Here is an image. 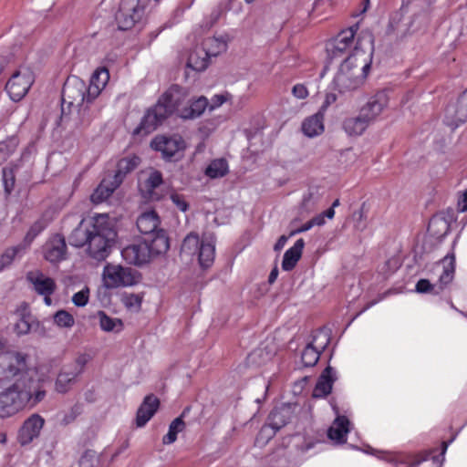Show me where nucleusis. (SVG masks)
Returning a JSON list of instances; mask_svg holds the SVG:
<instances>
[{"label": "nucleus", "instance_id": "nucleus-25", "mask_svg": "<svg viewBox=\"0 0 467 467\" xmlns=\"http://www.w3.org/2000/svg\"><path fill=\"white\" fill-rule=\"evenodd\" d=\"M336 371L333 368L327 367L319 376L317 382L313 389L314 398H324L327 396L333 387V383L336 380Z\"/></svg>", "mask_w": 467, "mask_h": 467}, {"label": "nucleus", "instance_id": "nucleus-38", "mask_svg": "<svg viewBox=\"0 0 467 467\" xmlns=\"http://www.w3.org/2000/svg\"><path fill=\"white\" fill-rule=\"evenodd\" d=\"M291 411L290 408L282 406L280 408L274 409L268 416L267 421L279 431L284 427L290 420Z\"/></svg>", "mask_w": 467, "mask_h": 467}, {"label": "nucleus", "instance_id": "nucleus-11", "mask_svg": "<svg viewBox=\"0 0 467 467\" xmlns=\"http://www.w3.org/2000/svg\"><path fill=\"white\" fill-rule=\"evenodd\" d=\"M102 282L106 288L131 286L138 282L137 272L120 265L107 264L102 272Z\"/></svg>", "mask_w": 467, "mask_h": 467}, {"label": "nucleus", "instance_id": "nucleus-64", "mask_svg": "<svg viewBox=\"0 0 467 467\" xmlns=\"http://www.w3.org/2000/svg\"><path fill=\"white\" fill-rule=\"evenodd\" d=\"M85 400L88 402H94L97 400L96 392L93 389H88L85 392Z\"/></svg>", "mask_w": 467, "mask_h": 467}, {"label": "nucleus", "instance_id": "nucleus-58", "mask_svg": "<svg viewBox=\"0 0 467 467\" xmlns=\"http://www.w3.org/2000/svg\"><path fill=\"white\" fill-rule=\"evenodd\" d=\"M337 95L334 94V93H327L325 97V99L322 103V105L320 106V109H318V111L322 112L323 114H325V112L327 111V109H328L329 106H331L332 104H334L336 101H337Z\"/></svg>", "mask_w": 467, "mask_h": 467}, {"label": "nucleus", "instance_id": "nucleus-59", "mask_svg": "<svg viewBox=\"0 0 467 467\" xmlns=\"http://www.w3.org/2000/svg\"><path fill=\"white\" fill-rule=\"evenodd\" d=\"M293 95L297 99H306L308 96L307 88L303 84H296L292 89Z\"/></svg>", "mask_w": 467, "mask_h": 467}, {"label": "nucleus", "instance_id": "nucleus-23", "mask_svg": "<svg viewBox=\"0 0 467 467\" xmlns=\"http://www.w3.org/2000/svg\"><path fill=\"white\" fill-rule=\"evenodd\" d=\"M160 405L159 400L153 395L145 397L137 411L136 425L143 427L155 414Z\"/></svg>", "mask_w": 467, "mask_h": 467}, {"label": "nucleus", "instance_id": "nucleus-50", "mask_svg": "<svg viewBox=\"0 0 467 467\" xmlns=\"http://www.w3.org/2000/svg\"><path fill=\"white\" fill-rule=\"evenodd\" d=\"M79 467H98L99 459L92 451H85L79 459Z\"/></svg>", "mask_w": 467, "mask_h": 467}, {"label": "nucleus", "instance_id": "nucleus-32", "mask_svg": "<svg viewBox=\"0 0 467 467\" xmlns=\"http://www.w3.org/2000/svg\"><path fill=\"white\" fill-rule=\"evenodd\" d=\"M140 162L138 156L132 155L125 157L118 161L117 170L111 177L117 181V183H121L125 176L136 169Z\"/></svg>", "mask_w": 467, "mask_h": 467}, {"label": "nucleus", "instance_id": "nucleus-53", "mask_svg": "<svg viewBox=\"0 0 467 467\" xmlns=\"http://www.w3.org/2000/svg\"><path fill=\"white\" fill-rule=\"evenodd\" d=\"M88 360L89 357L86 354H82L76 358L74 363L67 365V367L75 371L78 375H80L83 372L84 368Z\"/></svg>", "mask_w": 467, "mask_h": 467}, {"label": "nucleus", "instance_id": "nucleus-4", "mask_svg": "<svg viewBox=\"0 0 467 467\" xmlns=\"http://www.w3.org/2000/svg\"><path fill=\"white\" fill-rule=\"evenodd\" d=\"M367 47L362 39L358 42L354 52L340 64L333 79V87L340 94H347L360 88L367 78L372 62V39L367 36Z\"/></svg>", "mask_w": 467, "mask_h": 467}, {"label": "nucleus", "instance_id": "nucleus-1", "mask_svg": "<svg viewBox=\"0 0 467 467\" xmlns=\"http://www.w3.org/2000/svg\"><path fill=\"white\" fill-rule=\"evenodd\" d=\"M109 80L106 67L97 68L91 75L89 85L76 76L67 78L62 89V115L76 112L74 123L77 127H86L98 116L99 107L95 99Z\"/></svg>", "mask_w": 467, "mask_h": 467}, {"label": "nucleus", "instance_id": "nucleus-8", "mask_svg": "<svg viewBox=\"0 0 467 467\" xmlns=\"http://www.w3.org/2000/svg\"><path fill=\"white\" fill-rule=\"evenodd\" d=\"M358 26H354L340 31L335 37L330 39L326 45L327 57L332 60L341 57L345 55L350 56L358 46V42L362 39V46L367 47V36L373 40L371 34L366 33L355 39Z\"/></svg>", "mask_w": 467, "mask_h": 467}, {"label": "nucleus", "instance_id": "nucleus-34", "mask_svg": "<svg viewBox=\"0 0 467 467\" xmlns=\"http://www.w3.org/2000/svg\"><path fill=\"white\" fill-rule=\"evenodd\" d=\"M450 231V222L442 214L433 215L428 225L429 234L436 239L444 237Z\"/></svg>", "mask_w": 467, "mask_h": 467}, {"label": "nucleus", "instance_id": "nucleus-13", "mask_svg": "<svg viewBox=\"0 0 467 467\" xmlns=\"http://www.w3.org/2000/svg\"><path fill=\"white\" fill-rule=\"evenodd\" d=\"M150 146L153 150L160 151L166 161L181 160L186 148L184 140L178 135L157 136L152 140Z\"/></svg>", "mask_w": 467, "mask_h": 467}, {"label": "nucleus", "instance_id": "nucleus-63", "mask_svg": "<svg viewBox=\"0 0 467 467\" xmlns=\"http://www.w3.org/2000/svg\"><path fill=\"white\" fill-rule=\"evenodd\" d=\"M287 240H288V238L285 235L280 236L275 244V250L280 251L281 249H283V247L285 245Z\"/></svg>", "mask_w": 467, "mask_h": 467}, {"label": "nucleus", "instance_id": "nucleus-56", "mask_svg": "<svg viewBox=\"0 0 467 467\" xmlns=\"http://www.w3.org/2000/svg\"><path fill=\"white\" fill-rule=\"evenodd\" d=\"M335 216V211L333 209H327L322 213L317 214L314 218L311 219V222L314 226H321L325 224L326 218L327 219H333Z\"/></svg>", "mask_w": 467, "mask_h": 467}, {"label": "nucleus", "instance_id": "nucleus-17", "mask_svg": "<svg viewBox=\"0 0 467 467\" xmlns=\"http://www.w3.org/2000/svg\"><path fill=\"white\" fill-rule=\"evenodd\" d=\"M389 104V96L381 90L371 96L360 108L359 114L369 123L374 122Z\"/></svg>", "mask_w": 467, "mask_h": 467}, {"label": "nucleus", "instance_id": "nucleus-29", "mask_svg": "<svg viewBox=\"0 0 467 467\" xmlns=\"http://www.w3.org/2000/svg\"><path fill=\"white\" fill-rule=\"evenodd\" d=\"M119 185L120 184L117 183L116 180L109 175L102 180L100 184L91 194V201L94 203H100L106 201Z\"/></svg>", "mask_w": 467, "mask_h": 467}, {"label": "nucleus", "instance_id": "nucleus-37", "mask_svg": "<svg viewBox=\"0 0 467 467\" xmlns=\"http://www.w3.org/2000/svg\"><path fill=\"white\" fill-rule=\"evenodd\" d=\"M162 183V175L161 171L150 170L148 177L140 182V190L146 197L153 198V191Z\"/></svg>", "mask_w": 467, "mask_h": 467}, {"label": "nucleus", "instance_id": "nucleus-35", "mask_svg": "<svg viewBox=\"0 0 467 467\" xmlns=\"http://www.w3.org/2000/svg\"><path fill=\"white\" fill-rule=\"evenodd\" d=\"M210 57L206 49L197 47L190 53L187 66L195 71H202L208 67Z\"/></svg>", "mask_w": 467, "mask_h": 467}, {"label": "nucleus", "instance_id": "nucleus-42", "mask_svg": "<svg viewBox=\"0 0 467 467\" xmlns=\"http://www.w3.org/2000/svg\"><path fill=\"white\" fill-rule=\"evenodd\" d=\"M201 245V242L199 236L196 234H188L182 244V254L194 256L197 254L199 248Z\"/></svg>", "mask_w": 467, "mask_h": 467}, {"label": "nucleus", "instance_id": "nucleus-52", "mask_svg": "<svg viewBox=\"0 0 467 467\" xmlns=\"http://www.w3.org/2000/svg\"><path fill=\"white\" fill-rule=\"evenodd\" d=\"M89 289L84 287L80 291L75 293L72 296V302L76 306L83 307L88 303Z\"/></svg>", "mask_w": 467, "mask_h": 467}, {"label": "nucleus", "instance_id": "nucleus-20", "mask_svg": "<svg viewBox=\"0 0 467 467\" xmlns=\"http://www.w3.org/2000/svg\"><path fill=\"white\" fill-rule=\"evenodd\" d=\"M332 409L337 416L327 430V437L335 444H344L347 441V434L350 431L351 423L346 416L339 415L335 405H332Z\"/></svg>", "mask_w": 467, "mask_h": 467}, {"label": "nucleus", "instance_id": "nucleus-47", "mask_svg": "<svg viewBox=\"0 0 467 467\" xmlns=\"http://www.w3.org/2000/svg\"><path fill=\"white\" fill-rule=\"evenodd\" d=\"M23 249L21 245L6 249L0 256V272L10 265L18 253Z\"/></svg>", "mask_w": 467, "mask_h": 467}, {"label": "nucleus", "instance_id": "nucleus-16", "mask_svg": "<svg viewBox=\"0 0 467 467\" xmlns=\"http://www.w3.org/2000/svg\"><path fill=\"white\" fill-rule=\"evenodd\" d=\"M26 280L32 285L34 291L43 296L44 303L48 306H51V296L57 288L55 280L40 270L29 271L26 274Z\"/></svg>", "mask_w": 467, "mask_h": 467}, {"label": "nucleus", "instance_id": "nucleus-57", "mask_svg": "<svg viewBox=\"0 0 467 467\" xmlns=\"http://www.w3.org/2000/svg\"><path fill=\"white\" fill-rule=\"evenodd\" d=\"M30 328V323L25 317L19 319L15 325V331L19 336L27 334Z\"/></svg>", "mask_w": 467, "mask_h": 467}, {"label": "nucleus", "instance_id": "nucleus-45", "mask_svg": "<svg viewBox=\"0 0 467 467\" xmlns=\"http://www.w3.org/2000/svg\"><path fill=\"white\" fill-rule=\"evenodd\" d=\"M54 323L60 328H71L75 325L73 316L66 310H58L53 316Z\"/></svg>", "mask_w": 467, "mask_h": 467}, {"label": "nucleus", "instance_id": "nucleus-43", "mask_svg": "<svg viewBox=\"0 0 467 467\" xmlns=\"http://www.w3.org/2000/svg\"><path fill=\"white\" fill-rule=\"evenodd\" d=\"M184 429V422L181 418H176L169 426L168 433L163 437L164 444H171L177 439V434Z\"/></svg>", "mask_w": 467, "mask_h": 467}, {"label": "nucleus", "instance_id": "nucleus-31", "mask_svg": "<svg viewBox=\"0 0 467 467\" xmlns=\"http://www.w3.org/2000/svg\"><path fill=\"white\" fill-rule=\"evenodd\" d=\"M324 116L320 111L306 119L302 124L304 134L309 138L320 135L324 131Z\"/></svg>", "mask_w": 467, "mask_h": 467}, {"label": "nucleus", "instance_id": "nucleus-27", "mask_svg": "<svg viewBox=\"0 0 467 467\" xmlns=\"http://www.w3.org/2000/svg\"><path fill=\"white\" fill-rule=\"evenodd\" d=\"M161 220L159 215L154 211H148L141 213L137 219L138 230L145 235H151L156 234L160 228Z\"/></svg>", "mask_w": 467, "mask_h": 467}, {"label": "nucleus", "instance_id": "nucleus-5", "mask_svg": "<svg viewBox=\"0 0 467 467\" xmlns=\"http://www.w3.org/2000/svg\"><path fill=\"white\" fill-rule=\"evenodd\" d=\"M184 90L178 85L171 86L144 114L140 125L133 133L146 136L154 131L157 127L181 104Z\"/></svg>", "mask_w": 467, "mask_h": 467}, {"label": "nucleus", "instance_id": "nucleus-48", "mask_svg": "<svg viewBox=\"0 0 467 467\" xmlns=\"http://www.w3.org/2000/svg\"><path fill=\"white\" fill-rule=\"evenodd\" d=\"M233 96L228 91H224L221 94H215L212 97L211 100L208 101V109L210 111L215 110L226 102L232 103Z\"/></svg>", "mask_w": 467, "mask_h": 467}, {"label": "nucleus", "instance_id": "nucleus-12", "mask_svg": "<svg viewBox=\"0 0 467 467\" xmlns=\"http://www.w3.org/2000/svg\"><path fill=\"white\" fill-rule=\"evenodd\" d=\"M34 81L35 76L31 68L20 67L8 79L5 90L13 101H19L27 94Z\"/></svg>", "mask_w": 467, "mask_h": 467}, {"label": "nucleus", "instance_id": "nucleus-44", "mask_svg": "<svg viewBox=\"0 0 467 467\" xmlns=\"http://www.w3.org/2000/svg\"><path fill=\"white\" fill-rule=\"evenodd\" d=\"M276 431L277 430L267 421L259 431L255 439V445L265 446L275 435Z\"/></svg>", "mask_w": 467, "mask_h": 467}, {"label": "nucleus", "instance_id": "nucleus-46", "mask_svg": "<svg viewBox=\"0 0 467 467\" xmlns=\"http://www.w3.org/2000/svg\"><path fill=\"white\" fill-rule=\"evenodd\" d=\"M17 144L16 138H10L7 140L0 141V163L6 161L16 151Z\"/></svg>", "mask_w": 467, "mask_h": 467}, {"label": "nucleus", "instance_id": "nucleus-62", "mask_svg": "<svg viewBox=\"0 0 467 467\" xmlns=\"http://www.w3.org/2000/svg\"><path fill=\"white\" fill-rule=\"evenodd\" d=\"M312 227H314L311 220L308 221L307 223H304L303 225H301L300 227H298L297 229H295L291 232V235H295V234H301V233H304V232H306L308 230H310Z\"/></svg>", "mask_w": 467, "mask_h": 467}, {"label": "nucleus", "instance_id": "nucleus-36", "mask_svg": "<svg viewBox=\"0 0 467 467\" xmlns=\"http://www.w3.org/2000/svg\"><path fill=\"white\" fill-rule=\"evenodd\" d=\"M208 109V99L204 96L191 101L189 107L182 110L181 117L183 119H195L200 117Z\"/></svg>", "mask_w": 467, "mask_h": 467}, {"label": "nucleus", "instance_id": "nucleus-9", "mask_svg": "<svg viewBox=\"0 0 467 467\" xmlns=\"http://www.w3.org/2000/svg\"><path fill=\"white\" fill-rule=\"evenodd\" d=\"M436 271L440 273L436 284H431L428 279H420L415 286L420 294H440L453 279L455 272L454 254H447L437 265Z\"/></svg>", "mask_w": 467, "mask_h": 467}, {"label": "nucleus", "instance_id": "nucleus-39", "mask_svg": "<svg viewBox=\"0 0 467 467\" xmlns=\"http://www.w3.org/2000/svg\"><path fill=\"white\" fill-rule=\"evenodd\" d=\"M97 316L101 330L112 333H119L123 330V322L119 318L111 317L104 311H99Z\"/></svg>", "mask_w": 467, "mask_h": 467}, {"label": "nucleus", "instance_id": "nucleus-10", "mask_svg": "<svg viewBox=\"0 0 467 467\" xmlns=\"http://www.w3.org/2000/svg\"><path fill=\"white\" fill-rule=\"evenodd\" d=\"M150 0H121L115 19L119 30L131 29L140 24Z\"/></svg>", "mask_w": 467, "mask_h": 467}, {"label": "nucleus", "instance_id": "nucleus-49", "mask_svg": "<svg viewBox=\"0 0 467 467\" xmlns=\"http://www.w3.org/2000/svg\"><path fill=\"white\" fill-rule=\"evenodd\" d=\"M3 183L6 193H10L15 186V169L5 167L3 169Z\"/></svg>", "mask_w": 467, "mask_h": 467}, {"label": "nucleus", "instance_id": "nucleus-55", "mask_svg": "<svg viewBox=\"0 0 467 467\" xmlns=\"http://www.w3.org/2000/svg\"><path fill=\"white\" fill-rule=\"evenodd\" d=\"M171 202L177 207L181 212H186L188 210V202L185 200V197L180 193L173 192L170 196Z\"/></svg>", "mask_w": 467, "mask_h": 467}, {"label": "nucleus", "instance_id": "nucleus-2", "mask_svg": "<svg viewBox=\"0 0 467 467\" xmlns=\"http://www.w3.org/2000/svg\"><path fill=\"white\" fill-rule=\"evenodd\" d=\"M117 238V232L107 214H97L83 219L72 231L69 244L76 247L86 246L88 254L95 260H105Z\"/></svg>", "mask_w": 467, "mask_h": 467}, {"label": "nucleus", "instance_id": "nucleus-61", "mask_svg": "<svg viewBox=\"0 0 467 467\" xmlns=\"http://www.w3.org/2000/svg\"><path fill=\"white\" fill-rule=\"evenodd\" d=\"M316 202L315 193L309 191L303 197V205L305 207H308L311 204H314Z\"/></svg>", "mask_w": 467, "mask_h": 467}, {"label": "nucleus", "instance_id": "nucleus-6", "mask_svg": "<svg viewBox=\"0 0 467 467\" xmlns=\"http://www.w3.org/2000/svg\"><path fill=\"white\" fill-rule=\"evenodd\" d=\"M442 441L441 449L439 455L431 456V451H423L419 453L395 451H380L370 446H367L362 451L375 456L379 460L393 464L395 467H418L423 462H429L430 467H442L445 459V453L451 442Z\"/></svg>", "mask_w": 467, "mask_h": 467}, {"label": "nucleus", "instance_id": "nucleus-40", "mask_svg": "<svg viewBox=\"0 0 467 467\" xmlns=\"http://www.w3.org/2000/svg\"><path fill=\"white\" fill-rule=\"evenodd\" d=\"M229 171V166L226 160H213L205 169V175L211 179H217L225 176Z\"/></svg>", "mask_w": 467, "mask_h": 467}, {"label": "nucleus", "instance_id": "nucleus-22", "mask_svg": "<svg viewBox=\"0 0 467 467\" xmlns=\"http://www.w3.org/2000/svg\"><path fill=\"white\" fill-rule=\"evenodd\" d=\"M45 420L38 414H33L25 420L19 430L18 441L22 445L29 444L37 438L44 426Z\"/></svg>", "mask_w": 467, "mask_h": 467}, {"label": "nucleus", "instance_id": "nucleus-7", "mask_svg": "<svg viewBox=\"0 0 467 467\" xmlns=\"http://www.w3.org/2000/svg\"><path fill=\"white\" fill-rule=\"evenodd\" d=\"M27 356L18 351L8 352L2 358L0 363V380L15 381L26 377L39 378L44 377L46 380L48 377L44 374L38 376L39 371L48 372L47 365H39L35 370L29 368L26 364Z\"/></svg>", "mask_w": 467, "mask_h": 467}, {"label": "nucleus", "instance_id": "nucleus-30", "mask_svg": "<svg viewBox=\"0 0 467 467\" xmlns=\"http://www.w3.org/2000/svg\"><path fill=\"white\" fill-rule=\"evenodd\" d=\"M304 246V240L298 239L292 247H290L288 250L285 252L282 261L283 270L291 271L292 269H294V267L301 258Z\"/></svg>", "mask_w": 467, "mask_h": 467}, {"label": "nucleus", "instance_id": "nucleus-3", "mask_svg": "<svg viewBox=\"0 0 467 467\" xmlns=\"http://www.w3.org/2000/svg\"><path fill=\"white\" fill-rule=\"evenodd\" d=\"M44 377H26L0 391V418L8 419L34 409L47 395Z\"/></svg>", "mask_w": 467, "mask_h": 467}, {"label": "nucleus", "instance_id": "nucleus-41", "mask_svg": "<svg viewBox=\"0 0 467 467\" xmlns=\"http://www.w3.org/2000/svg\"><path fill=\"white\" fill-rule=\"evenodd\" d=\"M203 49H206L207 54L212 57H216L219 54L226 51L227 41L223 36L209 37L203 42Z\"/></svg>", "mask_w": 467, "mask_h": 467}, {"label": "nucleus", "instance_id": "nucleus-33", "mask_svg": "<svg viewBox=\"0 0 467 467\" xmlns=\"http://www.w3.org/2000/svg\"><path fill=\"white\" fill-rule=\"evenodd\" d=\"M78 375L67 366H65L57 377L55 389L58 393L67 392L75 384Z\"/></svg>", "mask_w": 467, "mask_h": 467}, {"label": "nucleus", "instance_id": "nucleus-28", "mask_svg": "<svg viewBox=\"0 0 467 467\" xmlns=\"http://www.w3.org/2000/svg\"><path fill=\"white\" fill-rule=\"evenodd\" d=\"M370 124L358 113L357 116L348 117L342 122V129L349 137L361 136Z\"/></svg>", "mask_w": 467, "mask_h": 467}, {"label": "nucleus", "instance_id": "nucleus-24", "mask_svg": "<svg viewBox=\"0 0 467 467\" xmlns=\"http://www.w3.org/2000/svg\"><path fill=\"white\" fill-rule=\"evenodd\" d=\"M145 241L148 242L152 259L165 254L170 248V241L164 230H158L156 234L145 238Z\"/></svg>", "mask_w": 467, "mask_h": 467}, {"label": "nucleus", "instance_id": "nucleus-15", "mask_svg": "<svg viewBox=\"0 0 467 467\" xmlns=\"http://www.w3.org/2000/svg\"><path fill=\"white\" fill-rule=\"evenodd\" d=\"M330 337L327 331H316L311 341L306 343L301 353V360L305 367H313L319 359L321 352L329 344Z\"/></svg>", "mask_w": 467, "mask_h": 467}, {"label": "nucleus", "instance_id": "nucleus-54", "mask_svg": "<svg viewBox=\"0 0 467 467\" xmlns=\"http://www.w3.org/2000/svg\"><path fill=\"white\" fill-rule=\"evenodd\" d=\"M45 225L41 222L35 223L28 230L25 242L29 245L32 241L44 230Z\"/></svg>", "mask_w": 467, "mask_h": 467}, {"label": "nucleus", "instance_id": "nucleus-14", "mask_svg": "<svg viewBox=\"0 0 467 467\" xmlns=\"http://www.w3.org/2000/svg\"><path fill=\"white\" fill-rule=\"evenodd\" d=\"M434 0H402L401 12L413 13L408 30L415 32L425 27L430 22L429 6Z\"/></svg>", "mask_w": 467, "mask_h": 467}, {"label": "nucleus", "instance_id": "nucleus-19", "mask_svg": "<svg viewBox=\"0 0 467 467\" xmlns=\"http://www.w3.org/2000/svg\"><path fill=\"white\" fill-rule=\"evenodd\" d=\"M467 119V88L461 95L456 105L446 108L444 122L451 130L457 129Z\"/></svg>", "mask_w": 467, "mask_h": 467}, {"label": "nucleus", "instance_id": "nucleus-51", "mask_svg": "<svg viewBox=\"0 0 467 467\" xmlns=\"http://www.w3.org/2000/svg\"><path fill=\"white\" fill-rule=\"evenodd\" d=\"M122 302L128 309L132 311L139 310L141 306L140 296L135 294H127L123 296Z\"/></svg>", "mask_w": 467, "mask_h": 467}, {"label": "nucleus", "instance_id": "nucleus-21", "mask_svg": "<svg viewBox=\"0 0 467 467\" xmlns=\"http://www.w3.org/2000/svg\"><path fill=\"white\" fill-rule=\"evenodd\" d=\"M44 257L51 264H56L66 259L67 244L65 238L60 234L52 236L43 247Z\"/></svg>", "mask_w": 467, "mask_h": 467}, {"label": "nucleus", "instance_id": "nucleus-60", "mask_svg": "<svg viewBox=\"0 0 467 467\" xmlns=\"http://www.w3.org/2000/svg\"><path fill=\"white\" fill-rule=\"evenodd\" d=\"M458 210L462 213L467 211V190L458 199Z\"/></svg>", "mask_w": 467, "mask_h": 467}, {"label": "nucleus", "instance_id": "nucleus-26", "mask_svg": "<svg viewBox=\"0 0 467 467\" xmlns=\"http://www.w3.org/2000/svg\"><path fill=\"white\" fill-rule=\"evenodd\" d=\"M196 255L202 267L207 268L212 265L215 256V238L213 235L211 234L202 238Z\"/></svg>", "mask_w": 467, "mask_h": 467}, {"label": "nucleus", "instance_id": "nucleus-18", "mask_svg": "<svg viewBox=\"0 0 467 467\" xmlns=\"http://www.w3.org/2000/svg\"><path fill=\"white\" fill-rule=\"evenodd\" d=\"M121 256L127 263L135 265H142L152 260L145 239L124 247L121 250Z\"/></svg>", "mask_w": 467, "mask_h": 467}]
</instances>
